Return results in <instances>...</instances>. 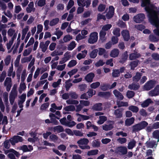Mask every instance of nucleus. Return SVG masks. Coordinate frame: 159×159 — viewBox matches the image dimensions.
Returning <instances> with one entry per match:
<instances>
[{
  "instance_id": "nucleus-42",
  "label": "nucleus",
  "mask_w": 159,
  "mask_h": 159,
  "mask_svg": "<svg viewBox=\"0 0 159 159\" xmlns=\"http://www.w3.org/2000/svg\"><path fill=\"white\" fill-rule=\"evenodd\" d=\"M63 34V32L61 30H59L58 28L56 29V31H55L54 34L57 36V38L58 39H59L62 35Z\"/></svg>"
},
{
  "instance_id": "nucleus-56",
  "label": "nucleus",
  "mask_w": 159,
  "mask_h": 159,
  "mask_svg": "<svg viewBox=\"0 0 159 159\" xmlns=\"http://www.w3.org/2000/svg\"><path fill=\"white\" fill-rule=\"evenodd\" d=\"M117 105L118 107H127L129 105L128 103L127 102H124L122 101L117 102Z\"/></svg>"
},
{
  "instance_id": "nucleus-7",
  "label": "nucleus",
  "mask_w": 159,
  "mask_h": 159,
  "mask_svg": "<svg viewBox=\"0 0 159 159\" xmlns=\"http://www.w3.org/2000/svg\"><path fill=\"white\" fill-rule=\"evenodd\" d=\"M156 81L150 80L148 81L144 86V89L146 90H149L152 88L156 84Z\"/></svg>"
},
{
  "instance_id": "nucleus-18",
  "label": "nucleus",
  "mask_w": 159,
  "mask_h": 159,
  "mask_svg": "<svg viewBox=\"0 0 159 159\" xmlns=\"http://www.w3.org/2000/svg\"><path fill=\"white\" fill-rule=\"evenodd\" d=\"M121 34L125 40L127 41L129 40L130 36L129 32L127 30H123Z\"/></svg>"
},
{
  "instance_id": "nucleus-50",
  "label": "nucleus",
  "mask_w": 159,
  "mask_h": 159,
  "mask_svg": "<svg viewBox=\"0 0 159 159\" xmlns=\"http://www.w3.org/2000/svg\"><path fill=\"white\" fill-rule=\"evenodd\" d=\"M98 52V50L97 49H95L92 51L90 54V57L93 58H95L97 56Z\"/></svg>"
},
{
  "instance_id": "nucleus-14",
  "label": "nucleus",
  "mask_w": 159,
  "mask_h": 159,
  "mask_svg": "<svg viewBox=\"0 0 159 159\" xmlns=\"http://www.w3.org/2000/svg\"><path fill=\"white\" fill-rule=\"evenodd\" d=\"M115 9L113 6H110L109 7V11L106 14L107 18L110 19L113 16L114 13Z\"/></svg>"
},
{
  "instance_id": "nucleus-30",
  "label": "nucleus",
  "mask_w": 159,
  "mask_h": 159,
  "mask_svg": "<svg viewBox=\"0 0 159 159\" xmlns=\"http://www.w3.org/2000/svg\"><path fill=\"white\" fill-rule=\"evenodd\" d=\"M134 118L132 117L129 119H127L125 121V125L129 126L132 124L134 121Z\"/></svg>"
},
{
  "instance_id": "nucleus-53",
  "label": "nucleus",
  "mask_w": 159,
  "mask_h": 159,
  "mask_svg": "<svg viewBox=\"0 0 159 159\" xmlns=\"http://www.w3.org/2000/svg\"><path fill=\"white\" fill-rule=\"evenodd\" d=\"M76 124V123L72 120L67 121L66 126L69 127H72L74 126Z\"/></svg>"
},
{
  "instance_id": "nucleus-57",
  "label": "nucleus",
  "mask_w": 159,
  "mask_h": 159,
  "mask_svg": "<svg viewBox=\"0 0 159 159\" xmlns=\"http://www.w3.org/2000/svg\"><path fill=\"white\" fill-rule=\"evenodd\" d=\"M152 136L154 138L158 139L157 142H159V130H155L152 133Z\"/></svg>"
},
{
  "instance_id": "nucleus-64",
  "label": "nucleus",
  "mask_w": 159,
  "mask_h": 159,
  "mask_svg": "<svg viewBox=\"0 0 159 159\" xmlns=\"http://www.w3.org/2000/svg\"><path fill=\"white\" fill-rule=\"evenodd\" d=\"M50 139L53 142H55L58 139V137L54 134H52L50 136Z\"/></svg>"
},
{
  "instance_id": "nucleus-34",
  "label": "nucleus",
  "mask_w": 159,
  "mask_h": 159,
  "mask_svg": "<svg viewBox=\"0 0 159 159\" xmlns=\"http://www.w3.org/2000/svg\"><path fill=\"white\" fill-rule=\"evenodd\" d=\"M136 143V142L134 139L131 140L128 143V148L129 149H132L134 148Z\"/></svg>"
},
{
  "instance_id": "nucleus-2",
  "label": "nucleus",
  "mask_w": 159,
  "mask_h": 159,
  "mask_svg": "<svg viewBox=\"0 0 159 159\" xmlns=\"http://www.w3.org/2000/svg\"><path fill=\"white\" fill-rule=\"evenodd\" d=\"M71 57V55L70 52H66L64 54L63 57H62L59 61V63L61 65H58L56 69L59 71L63 70L66 66V64L65 63L69 60Z\"/></svg>"
},
{
  "instance_id": "nucleus-60",
  "label": "nucleus",
  "mask_w": 159,
  "mask_h": 159,
  "mask_svg": "<svg viewBox=\"0 0 159 159\" xmlns=\"http://www.w3.org/2000/svg\"><path fill=\"white\" fill-rule=\"evenodd\" d=\"M149 38L150 41L152 42H157L159 39L158 38L156 37L153 35H150Z\"/></svg>"
},
{
  "instance_id": "nucleus-25",
  "label": "nucleus",
  "mask_w": 159,
  "mask_h": 159,
  "mask_svg": "<svg viewBox=\"0 0 159 159\" xmlns=\"http://www.w3.org/2000/svg\"><path fill=\"white\" fill-rule=\"evenodd\" d=\"M87 52V50H85L82 52V53H79L76 56L77 58L79 60H80L81 59L84 58L86 57Z\"/></svg>"
},
{
  "instance_id": "nucleus-54",
  "label": "nucleus",
  "mask_w": 159,
  "mask_h": 159,
  "mask_svg": "<svg viewBox=\"0 0 159 159\" xmlns=\"http://www.w3.org/2000/svg\"><path fill=\"white\" fill-rule=\"evenodd\" d=\"M27 75L26 70H23L22 72L21 77V81L22 82L24 81Z\"/></svg>"
},
{
  "instance_id": "nucleus-9",
  "label": "nucleus",
  "mask_w": 159,
  "mask_h": 159,
  "mask_svg": "<svg viewBox=\"0 0 159 159\" xmlns=\"http://www.w3.org/2000/svg\"><path fill=\"white\" fill-rule=\"evenodd\" d=\"M145 18V16L144 14H139L133 17L134 20L137 23H139L143 21Z\"/></svg>"
},
{
  "instance_id": "nucleus-62",
  "label": "nucleus",
  "mask_w": 159,
  "mask_h": 159,
  "mask_svg": "<svg viewBox=\"0 0 159 159\" xmlns=\"http://www.w3.org/2000/svg\"><path fill=\"white\" fill-rule=\"evenodd\" d=\"M113 34L117 36H119L120 35V29L118 28H116L113 30Z\"/></svg>"
},
{
  "instance_id": "nucleus-58",
  "label": "nucleus",
  "mask_w": 159,
  "mask_h": 159,
  "mask_svg": "<svg viewBox=\"0 0 159 159\" xmlns=\"http://www.w3.org/2000/svg\"><path fill=\"white\" fill-rule=\"evenodd\" d=\"M128 55L127 54V51L125 52L123 56V57L120 61V62L121 63H124L125 61L128 58Z\"/></svg>"
},
{
  "instance_id": "nucleus-17",
  "label": "nucleus",
  "mask_w": 159,
  "mask_h": 159,
  "mask_svg": "<svg viewBox=\"0 0 159 159\" xmlns=\"http://www.w3.org/2000/svg\"><path fill=\"white\" fill-rule=\"evenodd\" d=\"M26 10L28 13H30L31 12H34L35 8H34V4L33 2H30L28 4V7L26 8Z\"/></svg>"
},
{
  "instance_id": "nucleus-48",
  "label": "nucleus",
  "mask_w": 159,
  "mask_h": 159,
  "mask_svg": "<svg viewBox=\"0 0 159 159\" xmlns=\"http://www.w3.org/2000/svg\"><path fill=\"white\" fill-rule=\"evenodd\" d=\"M32 51V49L31 48L25 49L23 52V55L24 57L27 56L30 54Z\"/></svg>"
},
{
  "instance_id": "nucleus-13",
  "label": "nucleus",
  "mask_w": 159,
  "mask_h": 159,
  "mask_svg": "<svg viewBox=\"0 0 159 159\" xmlns=\"http://www.w3.org/2000/svg\"><path fill=\"white\" fill-rule=\"evenodd\" d=\"M113 124L114 122L112 121H111L109 123L103 125L102 126V129L105 131H108L111 130L113 128Z\"/></svg>"
},
{
  "instance_id": "nucleus-12",
  "label": "nucleus",
  "mask_w": 159,
  "mask_h": 159,
  "mask_svg": "<svg viewBox=\"0 0 159 159\" xmlns=\"http://www.w3.org/2000/svg\"><path fill=\"white\" fill-rule=\"evenodd\" d=\"M149 95L151 96H156L159 94V85H157L154 89L148 93Z\"/></svg>"
},
{
  "instance_id": "nucleus-36",
  "label": "nucleus",
  "mask_w": 159,
  "mask_h": 159,
  "mask_svg": "<svg viewBox=\"0 0 159 159\" xmlns=\"http://www.w3.org/2000/svg\"><path fill=\"white\" fill-rule=\"evenodd\" d=\"M107 117L105 116H102L99 117V120L98 121L97 123L99 125L103 124L107 120Z\"/></svg>"
},
{
  "instance_id": "nucleus-19",
  "label": "nucleus",
  "mask_w": 159,
  "mask_h": 159,
  "mask_svg": "<svg viewBox=\"0 0 159 159\" xmlns=\"http://www.w3.org/2000/svg\"><path fill=\"white\" fill-rule=\"evenodd\" d=\"M102 103H96L93 105L92 107V109L96 111H100L102 110Z\"/></svg>"
},
{
  "instance_id": "nucleus-59",
  "label": "nucleus",
  "mask_w": 159,
  "mask_h": 159,
  "mask_svg": "<svg viewBox=\"0 0 159 159\" xmlns=\"http://www.w3.org/2000/svg\"><path fill=\"white\" fill-rule=\"evenodd\" d=\"M20 57H21V55L20 54L18 55L17 56V57L15 61V62H14V65H15V67H18L19 66V62H20Z\"/></svg>"
},
{
  "instance_id": "nucleus-15",
  "label": "nucleus",
  "mask_w": 159,
  "mask_h": 159,
  "mask_svg": "<svg viewBox=\"0 0 159 159\" xmlns=\"http://www.w3.org/2000/svg\"><path fill=\"white\" fill-rule=\"evenodd\" d=\"M145 144L148 148H152L153 147L156 148L157 145V144L156 143V141L154 140L147 141Z\"/></svg>"
},
{
  "instance_id": "nucleus-31",
  "label": "nucleus",
  "mask_w": 159,
  "mask_h": 159,
  "mask_svg": "<svg viewBox=\"0 0 159 159\" xmlns=\"http://www.w3.org/2000/svg\"><path fill=\"white\" fill-rule=\"evenodd\" d=\"M59 21V19L58 18L52 19L50 20L49 23V25L51 26H54L57 25Z\"/></svg>"
},
{
  "instance_id": "nucleus-3",
  "label": "nucleus",
  "mask_w": 159,
  "mask_h": 159,
  "mask_svg": "<svg viewBox=\"0 0 159 159\" xmlns=\"http://www.w3.org/2000/svg\"><path fill=\"white\" fill-rule=\"evenodd\" d=\"M148 123L145 121H142L133 126V131L134 132H138L144 129L148 125Z\"/></svg>"
},
{
  "instance_id": "nucleus-27",
  "label": "nucleus",
  "mask_w": 159,
  "mask_h": 159,
  "mask_svg": "<svg viewBox=\"0 0 159 159\" xmlns=\"http://www.w3.org/2000/svg\"><path fill=\"white\" fill-rule=\"evenodd\" d=\"M98 95L100 97L107 98H109L110 96L111 93L109 92H99Z\"/></svg>"
},
{
  "instance_id": "nucleus-8",
  "label": "nucleus",
  "mask_w": 159,
  "mask_h": 159,
  "mask_svg": "<svg viewBox=\"0 0 159 159\" xmlns=\"http://www.w3.org/2000/svg\"><path fill=\"white\" fill-rule=\"evenodd\" d=\"M115 152L120 155H125L127 152V149L125 147L121 146L116 148Z\"/></svg>"
},
{
  "instance_id": "nucleus-20",
  "label": "nucleus",
  "mask_w": 159,
  "mask_h": 159,
  "mask_svg": "<svg viewBox=\"0 0 159 159\" xmlns=\"http://www.w3.org/2000/svg\"><path fill=\"white\" fill-rule=\"evenodd\" d=\"M141 56L140 53H138L137 52L135 51H134V52L130 54L129 59L132 60L135 59L136 58H139Z\"/></svg>"
},
{
  "instance_id": "nucleus-43",
  "label": "nucleus",
  "mask_w": 159,
  "mask_h": 159,
  "mask_svg": "<svg viewBox=\"0 0 159 159\" xmlns=\"http://www.w3.org/2000/svg\"><path fill=\"white\" fill-rule=\"evenodd\" d=\"M139 86L134 83H132L129 84L128 86V88L131 90H136L139 89Z\"/></svg>"
},
{
  "instance_id": "nucleus-37",
  "label": "nucleus",
  "mask_w": 159,
  "mask_h": 159,
  "mask_svg": "<svg viewBox=\"0 0 159 159\" xmlns=\"http://www.w3.org/2000/svg\"><path fill=\"white\" fill-rule=\"evenodd\" d=\"M128 109L134 113H137L139 110L138 107L136 106L131 105L128 107Z\"/></svg>"
},
{
  "instance_id": "nucleus-1",
  "label": "nucleus",
  "mask_w": 159,
  "mask_h": 159,
  "mask_svg": "<svg viewBox=\"0 0 159 159\" xmlns=\"http://www.w3.org/2000/svg\"><path fill=\"white\" fill-rule=\"evenodd\" d=\"M142 2L141 6L145 7V9L148 13L149 21L157 27L156 29L154 30V33L159 36V7H155L147 0H143Z\"/></svg>"
},
{
  "instance_id": "nucleus-44",
  "label": "nucleus",
  "mask_w": 159,
  "mask_h": 159,
  "mask_svg": "<svg viewBox=\"0 0 159 159\" xmlns=\"http://www.w3.org/2000/svg\"><path fill=\"white\" fill-rule=\"evenodd\" d=\"M64 109L66 111H73L75 110V107L74 105H69L65 107Z\"/></svg>"
},
{
  "instance_id": "nucleus-23",
  "label": "nucleus",
  "mask_w": 159,
  "mask_h": 159,
  "mask_svg": "<svg viewBox=\"0 0 159 159\" xmlns=\"http://www.w3.org/2000/svg\"><path fill=\"white\" fill-rule=\"evenodd\" d=\"M113 93L115 96L118 99L122 100L124 98V97L122 94L116 89L113 91Z\"/></svg>"
},
{
  "instance_id": "nucleus-41",
  "label": "nucleus",
  "mask_w": 159,
  "mask_h": 159,
  "mask_svg": "<svg viewBox=\"0 0 159 159\" xmlns=\"http://www.w3.org/2000/svg\"><path fill=\"white\" fill-rule=\"evenodd\" d=\"M106 34V32L104 30H102L100 31L99 35L100 39L104 41L106 39L105 37V36Z\"/></svg>"
},
{
  "instance_id": "nucleus-61",
  "label": "nucleus",
  "mask_w": 159,
  "mask_h": 159,
  "mask_svg": "<svg viewBox=\"0 0 159 159\" xmlns=\"http://www.w3.org/2000/svg\"><path fill=\"white\" fill-rule=\"evenodd\" d=\"M100 84L99 82H94L90 84V86L92 89H95L98 88L100 85Z\"/></svg>"
},
{
  "instance_id": "nucleus-4",
  "label": "nucleus",
  "mask_w": 159,
  "mask_h": 159,
  "mask_svg": "<svg viewBox=\"0 0 159 159\" xmlns=\"http://www.w3.org/2000/svg\"><path fill=\"white\" fill-rule=\"evenodd\" d=\"M89 142V141L88 139L83 138L78 141L77 143L79 144L80 148L81 149H89L90 148V147L89 146L87 145Z\"/></svg>"
},
{
  "instance_id": "nucleus-49",
  "label": "nucleus",
  "mask_w": 159,
  "mask_h": 159,
  "mask_svg": "<svg viewBox=\"0 0 159 159\" xmlns=\"http://www.w3.org/2000/svg\"><path fill=\"white\" fill-rule=\"evenodd\" d=\"M98 149L91 150L87 152V155L90 156L95 155L98 154Z\"/></svg>"
},
{
  "instance_id": "nucleus-5",
  "label": "nucleus",
  "mask_w": 159,
  "mask_h": 159,
  "mask_svg": "<svg viewBox=\"0 0 159 159\" xmlns=\"http://www.w3.org/2000/svg\"><path fill=\"white\" fill-rule=\"evenodd\" d=\"M98 39V33L96 32L92 33L88 39V43L90 44H93L96 42Z\"/></svg>"
},
{
  "instance_id": "nucleus-33",
  "label": "nucleus",
  "mask_w": 159,
  "mask_h": 159,
  "mask_svg": "<svg viewBox=\"0 0 159 159\" xmlns=\"http://www.w3.org/2000/svg\"><path fill=\"white\" fill-rule=\"evenodd\" d=\"M54 132H57V133H60L64 131V129L63 127L60 126L58 125L54 127L53 128Z\"/></svg>"
},
{
  "instance_id": "nucleus-52",
  "label": "nucleus",
  "mask_w": 159,
  "mask_h": 159,
  "mask_svg": "<svg viewBox=\"0 0 159 159\" xmlns=\"http://www.w3.org/2000/svg\"><path fill=\"white\" fill-rule=\"evenodd\" d=\"M95 91L92 89H89L87 93L89 98L91 97L93 95H95Z\"/></svg>"
},
{
  "instance_id": "nucleus-46",
  "label": "nucleus",
  "mask_w": 159,
  "mask_h": 159,
  "mask_svg": "<svg viewBox=\"0 0 159 159\" xmlns=\"http://www.w3.org/2000/svg\"><path fill=\"white\" fill-rule=\"evenodd\" d=\"M19 41H17L16 45H14V46H13L12 48L11 49H10L9 51H8V53L11 52V51L12 49H14L13 51V54H15V53H16V52L17 48H18V46L19 45Z\"/></svg>"
},
{
  "instance_id": "nucleus-47",
  "label": "nucleus",
  "mask_w": 159,
  "mask_h": 159,
  "mask_svg": "<svg viewBox=\"0 0 159 159\" xmlns=\"http://www.w3.org/2000/svg\"><path fill=\"white\" fill-rule=\"evenodd\" d=\"M76 44L74 41H72L68 45L67 49L68 50H72L76 46Z\"/></svg>"
},
{
  "instance_id": "nucleus-55",
  "label": "nucleus",
  "mask_w": 159,
  "mask_h": 159,
  "mask_svg": "<svg viewBox=\"0 0 159 159\" xmlns=\"http://www.w3.org/2000/svg\"><path fill=\"white\" fill-rule=\"evenodd\" d=\"M72 39V36L69 34H68L65 36L63 38V40L64 42L66 43Z\"/></svg>"
},
{
  "instance_id": "nucleus-11",
  "label": "nucleus",
  "mask_w": 159,
  "mask_h": 159,
  "mask_svg": "<svg viewBox=\"0 0 159 159\" xmlns=\"http://www.w3.org/2000/svg\"><path fill=\"white\" fill-rule=\"evenodd\" d=\"M77 3L80 6H85L86 7H88L91 4V1L90 0H78Z\"/></svg>"
},
{
  "instance_id": "nucleus-40",
  "label": "nucleus",
  "mask_w": 159,
  "mask_h": 159,
  "mask_svg": "<svg viewBox=\"0 0 159 159\" xmlns=\"http://www.w3.org/2000/svg\"><path fill=\"white\" fill-rule=\"evenodd\" d=\"M66 103L69 105H77L79 103V101L72 99H69L66 101Z\"/></svg>"
},
{
  "instance_id": "nucleus-39",
  "label": "nucleus",
  "mask_w": 159,
  "mask_h": 159,
  "mask_svg": "<svg viewBox=\"0 0 159 159\" xmlns=\"http://www.w3.org/2000/svg\"><path fill=\"white\" fill-rule=\"evenodd\" d=\"M114 114L117 118H120L122 117V112L119 109L115 110L114 112Z\"/></svg>"
},
{
  "instance_id": "nucleus-6",
  "label": "nucleus",
  "mask_w": 159,
  "mask_h": 159,
  "mask_svg": "<svg viewBox=\"0 0 159 159\" xmlns=\"http://www.w3.org/2000/svg\"><path fill=\"white\" fill-rule=\"evenodd\" d=\"M23 141V139L21 137L18 135H15L9 139L10 143L12 145H15L16 143Z\"/></svg>"
},
{
  "instance_id": "nucleus-24",
  "label": "nucleus",
  "mask_w": 159,
  "mask_h": 159,
  "mask_svg": "<svg viewBox=\"0 0 159 159\" xmlns=\"http://www.w3.org/2000/svg\"><path fill=\"white\" fill-rule=\"evenodd\" d=\"M119 53V51L118 49L114 48L111 51L110 56L112 57H116L118 56Z\"/></svg>"
},
{
  "instance_id": "nucleus-16",
  "label": "nucleus",
  "mask_w": 159,
  "mask_h": 159,
  "mask_svg": "<svg viewBox=\"0 0 159 159\" xmlns=\"http://www.w3.org/2000/svg\"><path fill=\"white\" fill-rule=\"evenodd\" d=\"M95 76L94 74L91 72L87 74L85 77V80L88 82H91Z\"/></svg>"
},
{
  "instance_id": "nucleus-38",
  "label": "nucleus",
  "mask_w": 159,
  "mask_h": 159,
  "mask_svg": "<svg viewBox=\"0 0 159 159\" xmlns=\"http://www.w3.org/2000/svg\"><path fill=\"white\" fill-rule=\"evenodd\" d=\"M142 74L139 72H137L136 75L133 78V80L134 82H137L140 79Z\"/></svg>"
},
{
  "instance_id": "nucleus-35",
  "label": "nucleus",
  "mask_w": 159,
  "mask_h": 159,
  "mask_svg": "<svg viewBox=\"0 0 159 159\" xmlns=\"http://www.w3.org/2000/svg\"><path fill=\"white\" fill-rule=\"evenodd\" d=\"M152 102V101L150 99H148L141 104V106L143 107H146Z\"/></svg>"
},
{
  "instance_id": "nucleus-28",
  "label": "nucleus",
  "mask_w": 159,
  "mask_h": 159,
  "mask_svg": "<svg viewBox=\"0 0 159 159\" xmlns=\"http://www.w3.org/2000/svg\"><path fill=\"white\" fill-rule=\"evenodd\" d=\"M17 95L10 93L9 96V100L11 105H13V104L15 100L17 97Z\"/></svg>"
},
{
  "instance_id": "nucleus-45",
  "label": "nucleus",
  "mask_w": 159,
  "mask_h": 159,
  "mask_svg": "<svg viewBox=\"0 0 159 159\" xmlns=\"http://www.w3.org/2000/svg\"><path fill=\"white\" fill-rule=\"evenodd\" d=\"M77 63L76 60H72L70 61L68 63L67 66L69 68H71L75 66Z\"/></svg>"
},
{
  "instance_id": "nucleus-21",
  "label": "nucleus",
  "mask_w": 159,
  "mask_h": 159,
  "mask_svg": "<svg viewBox=\"0 0 159 159\" xmlns=\"http://www.w3.org/2000/svg\"><path fill=\"white\" fill-rule=\"evenodd\" d=\"M7 34L10 36H12L11 38L14 37V39H15L17 36V33L15 32V30L12 29H9L7 31Z\"/></svg>"
},
{
  "instance_id": "nucleus-29",
  "label": "nucleus",
  "mask_w": 159,
  "mask_h": 159,
  "mask_svg": "<svg viewBox=\"0 0 159 159\" xmlns=\"http://www.w3.org/2000/svg\"><path fill=\"white\" fill-rule=\"evenodd\" d=\"M32 58V55H30L29 57H25L21 58V62L22 64H24L26 62H30Z\"/></svg>"
},
{
  "instance_id": "nucleus-51",
  "label": "nucleus",
  "mask_w": 159,
  "mask_h": 159,
  "mask_svg": "<svg viewBox=\"0 0 159 159\" xmlns=\"http://www.w3.org/2000/svg\"><path fill=\"white\" fill-rule=\"evenodd\" d=\"M61 81V79H59L57 82H54L52 84V86L54 88L59 87Z\"/></svg>"
},
{
  "instance_id": "nucleus-10",
  "label": "nucleus",
  "mask_w": 159,
  "mask_h": 159,
  "mask_svg": "<svg viewBox=\"0 0 159 159\" xmlns=\"http://www.w3.org/2000/svg\"><path fill=\"white\" fill-rule=\"evenodd\" d=\"M4 85L6 87L7 91L9 92L12 86L11 79V78H6L4 82Z\"/></svg>"
},
{
  "instance_id": "nucleus-26",
  "label": "nucleus",
  "mask_w": 159,
  "mask_h": 159,
  "mask_svg": "<svg viewBox=\"0 0 159 159\" xmlns=\"http://www.w3.org/2000/svg\"><path fill=\"white\" fill-rule=\"evenodd\" d=\"M29 29V26L28 25H26L24 28L22 29V39H24L25 35L28 31Z\"/></svg>"
},
{
  "instance_id": "nucleus-22",
  "label": "nucleus",
  "mask_w": 159,
  "mask_h": 159,
  "mask_svg": "<svg viewBox=\"0 0 159 159\" xmlns=\"http://www.w3.org/2000/svg\"><path fill=\"white\" fill-rule=\"evenodd\" d=\"M7 75L8 76H12V78H14L15 76V72L13 71V65L12 63L11 64V66L8 69Z\"/></svg>"
},
{
  "instance_id": "nucleus-32",
  "label": "nucleus",
  "mask_w": 159,
  "mask_h": 159,
  "mask_svg": "<svg viewBox=\"0 0 159 159\" xmlns=\"http://www.w3.org/2000/svg\"><path fill=\"white\" fill-rule=\"evenodd\" d=\"M26 89V86L25 83L24 82L20 83V86L19 89V92L20 93H22L23 91L25 90Z\"/></svg>"
},
{
  "instance_id": "nucleus-63",
  "label": "nucleus",
  "mask_w": 159,
  "mask_h": 159,
  "mask_svg": "<svg viewBox=\"0 0 159 159\" xmlns=\"http://www.w3.org/2000/svg\"><path fill=\"white\" fill-rule=\"evenodd\" d=\"M80 103L82 106H88L90 104V102L89 101L86 100H80Z\"/></svg>"
}]
</instances>
